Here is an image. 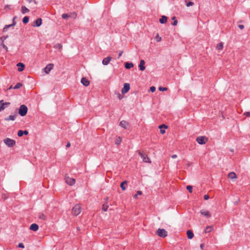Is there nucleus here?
I'll return each mask as SVG.
<instances>
[{"instance_id":"31","label":"nucleus","mask_w":250,"mask_h":250,"mask_svg":"<svg viewBox=\"0 0 250 250\" xmlns=\"http://www.w3.org/2000/svg\"><path fill=\"white\" fill-rule=\"evenodd\" d=\"M22 21L25 24L28 23L29 21V18L27 16L24 17L22 20Z\"/></svg>"},{"instance_id":"37","label":"nucleus","mask_w":250,"mask_h":250,"mask_svg":"<svg viewBox=\"0 0 250 250\" xmlns=\"http://www.w3.org/2000/svg\"><path fill=\"white\" fill-rule=\"evenodd\" d=\"M187 189L189 191V192L191 193L192 192V187L191 186H188L187 187Z\"/></svg>"},{"instance_id":"18","label":"nucleus","mask_w":250,"mask_h":250,"mask_svg":"<svg viewBox=\"0 0 250 250\" xmlns=\"http://www.w3.org/2000/svg\"><path fill=\"white\" fill-rule=\"evenodd\" d=\"M30 229L33 231H37L39 229V226L36 224H33L30 226Z\"/></svg>"},{"instance_id":"21","label":"nucleus","mask_w":250,"mask_h":250,"mask_svg":"<svg viewBox=\"0 0 250 250\" xmlns=\"http://www.w3.org/2000/svg\"><path fill=\"white\" fill-rule=\"evenodd\" d=\"M187 234L188 238L189 239H192L194 236L193 232L190 230H188L187 231Z\"/></svg>"},{"instance_id":"10","label":"nucleus","mask_w":250,"mask_h":250,"mask_svg":"<svg viewBox=\"0 0 250 250\" xmlns=\"http://www.w3.org/2000/svg\"><path fill=\"white\" fill-rule=\"evenodd\" d=\"M3 100L0 101V111L3 110L6 106L9 105L10 104L9 102L3 103Z\"/></svg>"},{"instance_id":"8","label":"nucleus","mask_w":250,"mask_h":250,"mask_svg":"<svg viewBox=\"0 0 250 250\" xmlns=\"http://www.w3.org/2000/svg\"><path fill=\"white\" fill-rule=\"evenodd\" d=\"M130 89V85L128 83H125L124 85V87L122 89V93L125 94L127 93Z\"/></svg>"},{"instance_id":"28","label":"nucleus","mask_w":250,"mask_h":250,"mask_svg":"<svg viewBox=\"0 0 250 250\" xmlns=\"http://www.w3.org/2000/svg\"><path fill=\"white\" fill-rule=\"evenodd\" d=\"M127 185V182L126 181H124L121 184V188L123 190H125L126 189V188H125V185Z\"/></svg>"},{"instance_id":"5","label":"nucleus","mask_w":250,"mask_h":250,"mask_svg":"<svg viewBox=\"0 0 250 250\" xmlns=\"http://www.w3.org/2000/svg\"><path fill=\"white\" fill-rule=\"evenodd\" d=\"M140 156L143 159V161L145 163H151V161L150 158L147 156V155L142 153L141 152H139Z\"/></svg>"},{"instance_id":"50","label":"nucleus","mask_w":250,"mask_h":250,"mask_svg":"<svg viewBox=\"0 0 250 250\" xmlns=\"http://www.w3.org/2000/svg\"><path fill=\"white\" fill-rule=\"evenodd\" d=\"M23 134L27 135L28 134V131L26 130L23 131Z\"/></svg>"},{"instance_id":"33","label":"nucleus","mask_w":250,"mask_h":250,"mask_svg":"<svg viewBox=\"0 0 250 250\" xmlns=\"http://www.w3.org/2000/svg\"><path fill=\"white\" fill-rule=\"evenodd\" d=\"M155 40L157 41V42H160L161 40H162V38L161 37L159 36V34H157L156 36L155 37Z\"/></svg>"},{"instance_id":"26","label":"nucleus","mask_w":250,"mask_h":250,"mask_svg":"<svg viewBox=\"0 0 250 250\" xmlns=\"http://www.w3.org/2000/svg\"><path fill=\"white\" fill-rule=\"evenodd\" d=\"M35 22L36 24V26H40L42 24V20L41 18H39L35 21Z\"/></svg>"},{"instance_id":"39","label":"nucleus","mask_w":250,"mask_h":250,"mask_svg":"<svg viewBox=\"0 0 250 250\" xmlns=\"http://www.w3.org/2000/svg\"><path fill=\"white\" fill-rule=\"evenodd\" d=\"M159 90L161 91H167V87H159Z\"/></svg>"},{"instance_id":"36","label":"nucleus","mask_w":250,"mask_h":250,"mask_svg":"<svg viewBox=\"0 0 250 250\" xmlns=\"http://www.w3.org/2000/svg\"><path fill=\"white\" fill-rule=\"evenodd\" d=\"M70 17V16L68 15L67 14H63L62 15V18L64 19H66Z\"/></svg>"},{"instance_id":"15","label":"nucleus","mask_w":250,"mask_h":250,"mask_svg":"<svg viewBox=\"0 0 250 250\" xmlns=\"http://www.w3.org/2000/svg\"><path fill=\"white\" fill-rule=\"evenodd\" d=\"M112 58L111 57H107L104 59L103 61V64L104 65H107L110 61L111 60Z\"/></svg>"},{"instance_id":"23","label":"nucleus","mask_w":250,"mask_h":250,"mask_svg":"<svg viewBox=\"0 0 250 250\" xmlns=\"http://www.w3.org/2000/svg\"><path fill=\"white\" fill-rule=\"evenodd\" d=\"M134 65L132 62H126L125 63V67L126 69H130L133 67Z\"/></svg>"},{"instance_id":"42","label":"nucleus","mask_w":250,"mask_h":250,"mask_svg":"<svg viewBox=\"0 0 250 250\" xmlns=\"http://www.w3.org/2000/svg\"><path fill=\"white\" fill-rule=\"evenodd\" d=\"M204 198L205 200H207L209 199V196L208 195L206 194L204 196Z\"/></svg>"},{"instance_id":"48","label":"nucleus","mask_w":250,"mask_h":250,"mask_svg":"<svg viewBox=\"0 0 250 250\" xmlns=\"http://www.w3.org/2000/svg\"><path fill=\"white\" fill-rule=\"evenodd\" d=\"M176 157H177V155L176 154H174L171 156V158L173 159L176 158Z\"/></svg>"},{"instance_id":"2","label":"nucleus","mask_w":250,"mask_h":250,"mask_svg":"<svg viewBox=\"0 0 250 250\" xmlns=\"http://www.w3.org/2000/svg\"><path fill=\"white\" fill-rule=\"evenodd\" d=\"M28 111V108L24 104H22L20 106L19 109V114L21 116H24L26 115Z\"/></svg>"},{"instance_id":"46","label":"nucleus","mask_w":250,"mask_h":250,"mask_svg":"<svg viewBox=\"0 0 250 250\" xmlns=\"http://www.w3.org/2000/svg\"><path fill=\"white\" fill-rule=\"evenodd\" d=\"M239 27L240 29H244V26L243 25H239Z\"/></svg>"},{"instance_id":"32","label":"nucleus","mask_w":250,"mask_h":250,"mask_svg":"<svg viewBox=\"0 0 250 250\" xmlns=\"http://www.w3.org/2000/svg\"><path fill=\"white\" fill-rule=\"evenodd\" d=\"M142 194V192L141 191L139 190V191H138L137 192V193H136V194H135L134 195V196H133V197H134V198L135 199H137V196H138V195H141Z\"/></svg>"},{"instance_id":"25","label":"nucleus","mask_w":250,"mask_h":250,"mask_svg":"<svg viewBox=\"0 0 250 250\" xmlns=\"http://www.w3.org/2000/svg\"><path fill=\"white\" fill-rule=\"evenodd\" d=\"M17 117V115H10L8 118L5 119L6 121H14Z\"/></svg>"},{"instance_id":"44","label":"nucleus","mask_w":250,"mask_h":250,"mask_svg":"<svg viewBox=\"0 0 250 250\" xmlns=\"http://www.w3.org/2000/svg\"><path fill=\"white\" fill-rule=\"evenodd\" d=\"M177 23H178L177 21V20H175V21H174L173 23V25H175H175H177Z\"/></svg>"},{"instance_id":"9","label":"nucleus","mask_w":250,"mask_h":250,"mask_svg":"<svg viewBox=\"0 0 250 250\" xmlns=\"http://www.w3.org/2000/svg\"><path fill=\"white\" fill-rule=\"evenodd\" d=\"M54 65L52 63H49L44 68V71L46 74H49L50 71L53 68Z\"/></svg>"},{"instance_id":"3","label":"nucleus","mask_w":250,"mask_h":250,"mask_svg":"<svg viewBox=\"0 0 250 250\" xmlns=\"http://www.w3.org/2000/svg\"><path fill=\"white\" fill-rule=\"evenodd\" d=\"M208 141V138L205 136H200L196 139V141L201 145L205 144Z\"/></svg>"},{"instance_id":"4","label":"nucleus","mask_w":250,"mask_h":250,"mask_svg":"<svg viewBox=\"0 0 250 250\" xmlns=\"http://www.w3.org/2000/svg\"><path fill=\"white\" fill-rule=\"evenodd\" d=\"M157 234L159 236L163 238L166 237L167 235V231L165 229H159L157 230Z\"/></svg>"},{"instance_id":"20","label":"nucleus","mask_w":250,"mask_h":250,"mask_svg":"<svg viewBox=\"0 0 250 250\" xmlns=\"http://www.w3.org/2000/svg\"><path fill=\"white\" fill-rule=\"evenodd\" d=\"M213 226H207L205 229V232L209 233L211 232L213 230Z\"/></svg>"},{"instance_id":"11","label":"nucleus","mask_w":250,"mask_h":250,"mask_svg":"<svg viewBox=\"0 0 250 250\" xmlns=\"http://www.w3.org/2000/svg\"><path fill=\"white\" fill-rule=\"evenodd\" d=\"M200 213L202 215L207 218H209L211 217V214L210 212L207 210L202 209L200 211Z\"/></svg>"},{"instance_id":"24","label":"nucleus","mask_w":250,"mask_h":250,"mask_svg":"<svg viewBox=\"0 0 250 250\" xmlns=\"http://www.w3.org/2000/svg\"><path fill=\"white\" fill-rule=\"evenodd\" d=\"M228 177L230 179H235L236 178V175L235 173L231 172L229 173Z\"/></svg>"},{"instance_id":"7","label":"nucleus","mask_w":250,"mask_h":250,"mask_svg":"<svg viewBox=\"0 0 250 250\" xmlns=\"http://www.w3.org/2000/svg\"><path fill=\"white\" fill-rule=\"evenodd\" d=\"M65 182L70 186H72L75 184L76 181L75 179L69 177H66L65 178Z\"/></svg>"},{"instance_id":"49","label":"nucleus","mask_w":250,"mask_h":250,"mask_svg":"<svg viewBox=\"0 0 250 250\" xmlns=\"http://www.w3.org/2000/svg\"><path fill=\"white\" fill-rule=\"evenodd\" d=\"M66 147H69L70 146V143L69 142H68L67 145H66Z\"/></svg>"},{"instance_id":"47","label":"nucleus","mask_w":250,"mask_h":250,"mask_svg":"<svg viewBox=\"0 0 250 250\" xmlns=\"http://www.w3.org/2000/svg\"><path fill=\"white\" fill-rule=\"evenodd\" d=\"M123 51H121L119 54V57L118 58H120L123 54Z\"/></svg>"},{"instance_id":"12","label":"nucleus","mask_w":250,"mask_h":250,"mask_svg":"<svg viewBox=\"0 0 250 250\" xmlns=\"http://www.w3.org/2000/svg\"><path fill=\"white\" fill-rule=\"evenodd\" d=\"M17 66L18 67V70L19 72L22 71L25 67L24 64L21 62H19Z\"/></svg>"},{"instance_id":"14","label":"nucleus","mask_w":250,"mask_h":250,"mask_svg":"<svg viewBox=\"0 0 250 250\" xmlns=\"http://www.w3.org/2000/svg\"><path fill=\"white\" fill-rule=\"evenodd\" d=\"M81 83L84 86H88L89 84V81L85 77L82 78L81 79Z\"/></svg>"},{"instance_id":"41","label":"nucleus","mask_w":250,"mask_h":250,"mask_svg":"<svg viewBox=\"0 0 250 250\" xmlns=\"http://www.w3.org/2000/svg\"><path fill=\"white\" fill-rule=\"evenodd\" d=\"M194 4V3L193 2H191V1H189L188 2L187 4V6L188 7H189L190 6H192Z\"/></svg>"},{"instance_id":"34","label":"nucleus","mask_w":250,"mask_h":250,"mask_svg":"<svg viewBox=\"0 0 250 250\" xmlns=\"http://www.w3.org/2000/svg\"><path fill=\"white\" fill-rule=\"evenodd\" d=\"M22 86V84L21 83H18L14 87V89H18Z\"/></svg>"},{"instance_id":"45","label":"nucleus","mask_w":250,"mask_h":250,"mask_svg":"<svg viewBox=\"0 0 250 250\" xmlns=\"http://www.w3.org/2000/svg\"><path fill=\"white\" fill-rule=\"evenodd\" d=\"M245 115H246L247 116H250V112H247L244 113Z\"/></svg>"},{"instance_id":"6","label":"nucleus","mask_w":250,"mask_h":250,"mask_svg":"<svg viewBox=\"0 0 250 250\" xmlns=\"http://www.w3.org/2000/svg\"><path fill=\"white\" fill-rule=\"evenodd\" d=\"M4 143L8 146L11 147L16 144L15 141L9 138H6L4 140Z\"/></svg>"},{"instance_id":"51","label":"nucleus","mask_w":250,"mask_h":250,"mask_svg":"<svg viewBox=\"0 0 250 250\" xmlns=\"http://www.w3.org/2000/svg\"><path fill=\"white\" fill-rule=\"evenodd\" d=\"M172 19L173 20H174V21L175 20H176V18H175V17H172Z\"/></svg>"},{"instance_id":"22","label":"nucleus","mask_w":250,"mask_h":250,"mask_svg":"<svg viewBox=\"0 0 250 250\" xmlns=\"http://www.w3.org/2000/svg\"><path fill=\"white\" fill-rule=\"evenodd\" d=\"M21 11L22 14H25L29 12V10L24 6L21 7Z\"/></svg>"},{"instance_id":"43","label":"nucleus","mask_w":250,"mask_h":250,"mask_svg":"<svg viewBox=\"0 0 250 250\" xmlns=\"http://www.w3.org/2000/svg\"><path fill=\"white\" fill-rule=\"evenodd\" d=\"M18 247L21 248H24V246L22 243H20L18 245Z\"/></svg>"},{"instance_id":"38","label":"nucleus","mask_w":250,"mask_h":250,"mask_svg":"<svg viewBox=\"0 0 250 250\" xmlns=\"http://www.w3.org/2000/svg\"><path fill=\"white\" fill-rule=\"evenodd\" d=\"M23 135V131L22 130H19L18 132V135L19 137H21Z\"/></svg>"},{"instance_id":"17","label":"nucleus","mask_w":250,"mask_h":250,"mask_svg":"<svg viewBox=\"0 0 250 250\" xmlns=\"http://www.w3.org/2000/svg\"><path fill=\"white\" fill-rule=\"evenodd\" d=\"M108 198H106V203L104 204L102 206V210L104 211H106L107 210V209L108 208Z\"/></svg>"},{"instance_id":"19","label":"nucleus","mask_w":250,"mask_h":250,"mask_svg":"<svg viewBox=\"0 0 250 250\" xmlns=\"http://www.w3.org/2000/svg\"><path fill=\"white\" fill-rule=\"evenodd\" d=\"M167 18L165 16H162L161 18L160 19L159 21L161 23H166L167 22Z\"/></svg>"},{"instance_id":"30","label":"nucleus","mask_w":250,"mask_h":250,"mask_svg":"<svg viewBox=\"0 0 250 250\" xmlns=\"http://www.w3.org/2000/svg\"><path fill=\"white\" fill-rule=\"evenodd\" d=\"M122 140V138L120 137H118L115 141V144L117 145H119L121 143Z\"/></svg>"},{"instance_id":"27","label":"nucleus","mask_w":250,"mask_h":250,"mask_svg":"<svg viewBox=\"0 0 250 250\" xmlns=\"http://www.w3.org/2000/svg\"><path fill=\"white\" fill-rule=\"evenodd\" d=\"M223 42H220L216 46L217 49L219 50H222L223 49Z\"/></svg>"},{"instance_id":"13","label":"nucleus","mask_w":250,"mask_h":250,"mask_svg":"<svg viewBox=\"0 0 250 250\" xmlns=\"http://www.w3.org/2000/svg\"><path fill=\"white\" fill-rule=\"evenodd\" d=\"M145 64V61L143 60H141L140 64L139 65V68H140V70H141V71L145 70V69L146 68Z\"/></svg>"},{"instance_id":"29","label":"nucleus","mask_w":250,"mask_h":250,"mask_svg":"<svg viewBox=\"0 0 250 250\" xmlns=\"http://www.w3.org/2000/svg\"><path fill=\"white\" fill-rule=\"evenodd\" d=\"M163 127H164L165 128H167V126H166L165 125H161L159 126V128L161 129L160 132L162 134H164L165 133V130L162 129V128Z\"/></svg>"},{"instance_id":"35","label":"nucleus","mask_w":250,"mask_h":250,"mask_svg":"<svg viewBox=\"0 0 250 250\" xmlns=\"http://www.w3.org/2000/svg\"><path fill=\"white\" fill-rule=\"evenodd\" d=\"M39 218L42 220H45L46 216L43 214H41L39 215Z\"/></svg>"},{"instance_id":"40","label":"nucleus","mask_w":250,"mask_h":250,"mask_svg":"<svg viewBox=\"0 0 250 250\" xmlns=\"http://www.w3.org/2000/svg\"><path fill=\"white\" fill-rule=\"evenodd\" d=\"M156 90V88L154 86H152L150 87V90L152 92H154Z\"/></svg>"},{"instance_id":"16","label":"nucleus","mask_w":250,"mask_h":250,"mask_svg":"<svg viewBox=\"0 0 250 250\" xmlns=\"http://www.w3.org/2000/svg\"><path fill=\"white\" fill-rule=\"evenodd\" d=\"M120 125L122 127L124 128H126L128 126V123L125 121H122L120 123Z\"/></svg>"},{"instance_id":"1","label":"nucleus","mask_w":250,"mask_h":250,"mask_svg":"<svg viewBox=\"0 0 250 250\" xmlns=\"http://www.w3.org/2000/svg\"><path fill=\"white\" fill-rule=\"evenodd\" d=\"M82 211V208L80 204L76 205L72 209V213L75 215L77 216L80 214Z\"/></svg>"}]
</instances>
